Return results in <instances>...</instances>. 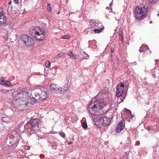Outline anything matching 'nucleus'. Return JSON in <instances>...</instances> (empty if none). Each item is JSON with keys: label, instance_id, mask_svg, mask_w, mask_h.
I'll list each match as a JSON object with an SVG mask.
<instances>
[{"label": "nucleus", "instance_id": "20", "mask_svg": "<svg viewBox=\"0 0 159 159\" xmlns=\"http://www.w3.org/2000/svg\"><path fill=\"white\" fill-rule=\"evenodd\" d=\"M2 85L8 87H10L12 86L11 84L8 81H5Z\"/></svg>", "mask_w": 159, "mask_h": 159}, {"label": "nucleus", "instance_id": "1", "mask_svg": "<svg viewBox=\"0 0 159 159\" xmlns=\"http://www.w3.org/2000/svg\"><path fill=\"white\" fill-rule=\"evenodd\" d=\"M97 95L96 98L93 100L89 105L88 110L91 115L96 116L101 115L103 113V107L107 102L102 98H98Z\"/></svg>", "mask_w": 159, "mask_h": 159}, {"label": "nucleus", "instance_id": "22", "mask_svg": "<svg viewBox=\"0 0 159 159\" xmlns=\"http://www.w3.org/2000/svg\"><path fill=\"white\" fill-rule=\"evenodd\" d=\"M50 63L49 61H46L45 62V65L46 67L50 68Z\"/></svg>", "mask_w": 159, "mask_h": 159}, {"label": "nucleus", "instance_id": "9", "mask_svg": "<svg viewBox=\"0 0 159 159\" xmlns=\"http://www.w3.org/2000/svg\"><path fill=\"white\" fill-rule=\"evenodd\" d=\"M50 90L52 92L56 93H60V87L57 84H51L50 86Z\"/></svg>", "mask_w": 159, "mask_h": 159}, {"label": "nucleus", "instance_id": "36", "mask_svg": "<svg viewBox=\"0 0 159 159\" xmlns=\"http://www.w3.org/2000/svg\"><path fill=\"white\" fill-rule=\"evenodd\" d=\"M74 58H76V55H74V56L73 57Z\"/></svg>", "mask_w": 159, "mask_h": 159}, {"label": "nucleus", "instance_id": "34", "mask_svg": "<svg viewBox=\"0 0 159 159\" xmlns=\"http://www.w3.org/2000/svg\"><path fill=\"white\" fill-rule=\"evenodd\" d=\"M14 2L16 3H18L19 2L18 0H13Z\"/></svg>", "mask_w": 159, "mask_h": 159}, {"label": "nucleus", "instance_id": "28", "mask_svg": "<svg viewBox=\"0 0 159 159\" xmlns=\"http://www.w3.org/2000/svg\"><path fill=\"white\" fill-rule=\"evenodd\" d=\"M67 54L70 57H72L74 56L73 53L71 52H68Z\"/></svg>", "mask_w": 159, "mask_h": 159}, {"label": "nucleus", "instance_id": "27", "mask_svg": "<svg viewBox=\"0 0 159 159\" xmlns=\"http://www.w3.org/2000/svg\"><path fill=\"white\" fill-rule=\"evenodd\" d=\"M64 54L63 53L61 52L59 53L58 55V57L59 58H61L64 55Z\"/></svg>", "mask_w": 159, "mask_h": 159}, {"label": "nucleus", "instance_id": "13", "mask_svg": "<svg viewBox=\"0 0 159 159\" xmlns=\"http://www.w3.org/2000/svg\"><path fill=\"white\" fill-rule=\"evenodd\" d=\"M23 91L17 94L13 98V101L21 102L23 100Z\"/></svg>", "mask_w": 159, "mask_h": 159}, {"label": "nucleus", "instance_id": "32", "mask_svg": "<svg viewBox=\"0 0 159 159\" xmlns=\"http://www.w3.org/2000/svg\"><path fill=\"white\" fill-rule=\"evenodd\" d=\"M120 39L121 41V42H123V36H119Z\"/></svg>", "mask_w": 159, "mask_h": 159}, {"label": "nucleus", "instance_id": "15", "mask_svg": "<svg viewBox=\"0 0 159 159\" xmlns=\"http://www.w3.org/2000/svg\"><path fill=\"white\" fill-rule=\"evenodd\" d=\"M124 92V89H120L119 88L116 87V95L119 97L122 95V93Z\"/></svg>", "mask_w": 159, "mask_h": 159}, {"label": "nucleus", "instance_id": "14", "mask_svg": "<svg viewBox=\"0 0 159 159\" xmlns=\"http://www.w3.org/2000/svg\"><path fill=\"white\" fill-rule=\"evenodd\" d=\"M6 18L2 12H0V27L5 24Z\"/></svg>", "mask_w": 159, "mask_h": 159}, {"label": "nucleus", "instance_id": "5", "mask_svg": "<svg viewBox=\"0 0 159 159\" xmlns=\"http://www.w3.org/2000/svg\"><path fill=\"white\" fill-rule=\"evenodd\" d=\"M111 119L107 117L100 118L95 122L96 125L98 128H103L105 130L110 125Z\"/></svg>", "mask_w": 159, "mask_h": 159}, {"label": "nucleus", "instance_id": "38", "mask_svg": "<svg viewBox=\"0 0 159 159\" xmlns=\"http://www.w3.org/2000/svg\"><path fill=\"white\" fill-rule=\"evenodd\" d=\"M11 137L12 138H14V136L13 135H12L11 136Z\"/></svg>", "mask_w": 159, "mask_h": 159}, {"label": "nucleus", "instance_id": "17", "mask_svg": "<svg viewBox=\"0 0 159 159\" xmlns=\"http://www.w3.org/2000/svg\"><path fill=\"white\" fill-rule=\"evenodd\" d=\"M2 120L3 122H6L7 123H9L11 121V119L7 117H3Z\"/></svg>", "mask_w": 159, "mask_h": 159}, {"label": "nucleus", "instance_id": "6", "mask_svg": "<svg viewBox=\"0 0 159 159\" xmlns=\"http://www.w3.org/2000/svg\"><path fill=\"white\" fill-rule=\"evenodd\" d=\"M23 100L22 103L20 104V105L26 106L28 104V100L30 99L31 94L27 91H23Z\"/></svg>", "mask_w": 159, "mask_h": 159}, {"label": "nucleus", "instance_id": "2", "mask_svg": "<svg viewBox=\"0 0 159 159\" xmlns=\"http://www.w3.org/2000/svg\"><path fill=\"white\" fill-rule=\"evenodd\" d=\"M148 9L144 4H140L136 7L134 10V15L135 18L140 21L146 17L148 15Z\"/></svg>", "mask_w": 159, "mask_h": 159}, {"label": "nucleus", "instance_id": "21", "mask_svg": "<svg viewBox=\"0 0 159 159\" xmlns=\"http://www.w3.org/2000/svg\"><path fill=\"white\" fill-rule=\"evenodd\" d=\"M104 28V27L102 26V27L100 29H95L93 30V31L94 32L96 33H99L101 32H102Z\"/></svg>", "mask_w": 159, "mask_h": 159}, {"label": "nucleus", "instance_id": "30", "mask_svg": "<svg viewBox=\"0 0 159 159\" xmlns=\"http://www.w3.org/2000/svg\"><path fill=\"white\" fill-rule=\"evenodd\" d=\"M157 0H148L149 3H154Z\"/></svg>", "mask_w": 159, "mask_h": 159}, {"label": "nucleus", "instance_id": "12", "mask_svg": "<svg viewBox=\"0 0 159 159\" xmlns=\"http://www.w3.org/2000/svg\"><path fill=\"white\" fill-rule=\"evenodd\" d=\"M35 94L36 96L35 97L37 98V100L39 99L40 100H44L47 97V93L44 91L42 92L40 95L38 93H35Z\"/></svg>", "mask_w": 159, "mask_h": 159}, {"label": "nucleus", "instance_id": "19", "mask_svg": "<svg viewBox=\"0 0 159 159\" xmlns=\"http://www.w3.org/2000/svg\"><path fill=\"white\" fill-rule=\"evenodd\" d=\"M117 87L120 89H123L124 87V85L123 82H120L117 85Z\"/></svg>", "mask_w": 159, "mask_h": 159}, {"label": "nucleus", "instance_id": "44", "mask_svg": "<svg viewBox=\"0 0 159 159\" xmlns=\"http://www.w3.org/2000/svg\"><path fill=\"white\" fill-rule=\"evenodd\" d=\"M53 146H53H53H52V147L53 148H54V147H53Z\"/></svg>", "mask_w": 159, "mask_h": 159}, {"label": "nucleus", "instance_id": "31", "mask_svg": "<svg viewBox=\"0 0 159 159\" xmlns=\"http://www.w3.org/2000/svg\"><path fill=\"white\" fill-rule=\"evenodd\" d=\"M68 35H64L62 37V39H68Z\"/></svg>", "mask_w": 159, "mask_h": 159}, {"label": "nucleus", "instance_id": "3", "mask_svg": "<svg viewBox=\"0 0 159 159\" xmlns=\"http://www.w3.org/2000/svg\"><path fill=\"white\" fill-rule=\"evenodd\" d=\"M30 33L32 37L37 41H42L44 39V31L42 28L33 27L30 29Z\"/></svg>", "mask_w": 159, "mask_h": 159}, {"label": "nucleus", "instance_id": "35", "mask_svg": "<svg viewBox=\"0 0 159 159\" xmlns=\"http://www.w3.org/2000/svg\"><path fill=\"white\" fill-rule=\"evenodd\" d=\"M112 5V2H111L110 4H109V5H110V8H111V6Z\"/></svg>", "mask_w": 159, "mask_h": 159}, {"label": "nucleus", "instance_id": "39", "mask_svg": "<svg viewBox=\"0 0 159 159\" xmlns=\"http://www.w3.org/2000/svg\"><path fill=\"white\" fill-rule=\"evenodd\" d=\"M92 22L94 24V23H95V21L94 20H93Z\"/></svg>", "mask_w": 159, "mask_h": 159}, {"label": "nucleus", "instance_id": "42", "mask_svg": "<svg viewBox=\"0 0 159 159\" xmlns=\"http://www.w3.org/2000/svg\"><path fill=\"white\" fill-rule=\"evenodd\" d=\"M149 52H150V54H151V52H151V51H149Z\"/></svg>", "mask_w": 159, "mask_h": 159}, {"label": "nucleus", "instance_id": "24", "mask_svg": "<svg viewBox=\"0 0 159 159\" xmlns=\"http://www.w3.org/2000/svg\"><path fill=\"white\" fill-rule=\"evenodd\" d=\"M82 126L84 129H86L88 127L87 123L86 122H85L83 123L82 124Z\"/></svg>", "mask_w": 159, "mask_h": 159}, {"label": "nucleus", "instance_id": "18", "mask_svg": "<svg viewBox=\"0 0 159 159\" xmlns=\"http://www.w3.org/2000/svg\"><path fill=\"white\" fill-rule=\"evenodd\" d=\"M83 59H88L89 58V56L85 52H83Z\"/></svg>", "mask_w": 159, "mask_h": 159}, {"label": "nucleus", "instance_id": "33", "mask_svg": "<svg viewBox=\"0 0 159 159\" xmlns=\"http://www.w3.org/2000/svg\"><path fill=\"white\" fill-rule=\"evenodd\" d=\"M111 53H113L114 52V49L113 48H112L111 49Z\"/></svg>", "mask_w": 159, "mask_h": 159}, {"label": "nucleus", "instance_id": "4", "mask_svg": "<svg viewBox=\"0 0 159 159\" xmlns=\"http://www.w3.org/2000/svg\"><path fill=\"white\" fill-rule=\"evenodd\" d=\"M40 123L39 122V120L37 118L32 119L30 120L28 122L26 125L31 126V127H30L29 131L31 134L37 133L38 131L40 130L39 128Z\"/></svg>", "mask_w": 159, "mask_h": 159}, {"label": "nucleus", "instance_id": "25", "mask_svg": "<svg viewBox=\"0 0 159 159\" xmlns=\"http://www.w3.org/2000/svg\"><path fill=\"white\" fill-rule=\"evenodd\" d=\"M5 81L4 80V78H0V84L2 85H3V84H4Z\"/></svg>", "mask_w": 159, "mask_h": 159}, {"label": "nucleus", "instance_id": "43", "mask_svg": "<svg viewBox=\"0 0 159 159\" xmlns=\"http://www.w3.org/2000/svg\"><path fill=\"white\" fill-rule=\"evenodd\" d=\"M152 23V21H150V23Z\"/></svg>", "mask_w": 159, "mask_h": 159}, {"label": "nucleus", "instance_id": "23", "mask_svg": "<svg viewBox=\"0 0 159 159\" xmlns=\"http://www.w3.org/2000/svg\"><path fill=\"white\" fill-rule=\"evenodd\" d=\"M47 11L48 12L52 11V8L50 4H48L47 5Z\"/></svg>", "mask_w": 159, "mask_h": 159}, {"label": "nucleus", "instance_id": "10", "mask_svg": "<svg viewBox=\"0 0 159 159\" xmlns=\"http://www.w3.org/2000/svg\"><path fill=\"white\" fill-rule=\"evenodd\" d=\"M125 121L124 120H120L118 124L116 129V131L117 133H119L125 128Z\"/></svg>", "mask_w": 159, "mask_h": 159}, {"label": "nucleus", "instance_id": "8", "mask_svg": "<svg viewBox=\"0 0 159 159\" xmlns=\"http://www.w3.org/2000/svg\"><path fill=\"white\" fill-rule=\"evenodd\" d=\"M122 118L125 119L127 120L132 118V115L130 111L129 110H127L126 111H123L121 113Z\"/></svg>", "mask_w": 159, "mask_h": 159}, {"label": "nucleus", "instance_id": "29", "mask_svg": "<svg viewBox=\"0 0 159 159\" xmlns=\"http://www.w3.org/2000/svg\"><path fill=\"white\" fill-rule=\"evenodd\" d=\"M119 36H123V31L120 28L119 29Z\"/></svg>", "mask_w": 159, "mask_h": 159}, {"label": "nucleus", "instance_id": "7", "mask_svg": "<svg viewBox=\"0 0 159 159\" xmlns=\"http://www.w3.org/2000/svg\"><path fill=\"white\" fill-rule=\"evenodd\" d=\"M22 40L26 46L31 47L34 44V39L31 37L27 35H24L22 37Z\"/></svg>", "mask_w": 159, "mask_h": 159}, {"label": "nucleus", "instance_id": "41", "mask_svg": "<svg viewBox=\"0 0 159 159\" xmlns=\"http://www.w3.org/2000/svg\"><path fill=\"white\" fill-rule=\"evenodd\" d=\"M9 10H7V12H8V13L9 15Z\"/></svg>", "mask_w": 159, "mask_h": 159}, {"label": "nucleus", "instance_id": "37", "mask_svg": "<svg viewBox=\"0 0 159 159\" xmlns=\"http://www.w3.org/2000/svg\"><path fill=\"white\" fill-rule=\"evenodd\" d=\"M72 143V142H69L68 143V144H69V145H70Z\"/></svg>", "mask_w": 159, "mask_h": 159}, {"label": "nucleus", "instance_id": "45", "mask_svg": "<svg viewBox=\"0 0 159 159\" xmlns=\"http://www.w3.org/2000/svg\"><path fill=\"white\" fill-rule=\"evenodd\" d=\"M155 61H157V60H155Z\"/></svg>", "mask_w": 159, "mask_h": 159}, {"label": "nucleus", "instance_id": "40", "mask_svg": "<svg viewBox=\"0 0 159 159\" xmlns=\"http://www.w3.org/2000/svg\"><path fill=\"white\" fill-rule=\"evenodd\" d=\"M11 1H10V2H9V4L10 5L11 4Z\"/></svg>", "mask_w": 159, "mask_h": 159}, {"label": "nucleus", "instance_id": "26", "mask_svg": "<svg viewBox=\"0 0 159 159\" xmlns=\"http://www.w3.org/2000/svg\"><path fill=\"white\" fill-rule=\"evenodd\" d=\"M59 135L62 138H65V134L63 132H61L59 133Z\"/></svg>", "mask_w": 159, "mask_h": 159}, {"label": "nucleus", "instance_id": "11", "mask_svg": "<svg viewBox=\"0 0 159 159\" xmlns=\"http://www.w3.org/2000/svg\"><path fill=\"white\" fill-rule=\"evenodd\" d=\"M71 80L70 79L68 80L67 83L64 86L60 88V94L65 93L68 89L70 85Z\"/></svg>", "mask_w": 159, "mask_h": 159}, {"label": "nucleus", "instance_id": "16", "mask_svg": "<svg viewBox=\"0 0 159 159\" xmlns=\"http://www.w3.org/2000/svg\"><path fill=\"white\" fill-rule=\"evenodd\" d=\"M148 49L149 48L147 45H145L144 44H143L140 47L139 51L141 52L148 50Z\"/></svg>", "mask_w": 159, "mask_h": 159}]
</instances>
